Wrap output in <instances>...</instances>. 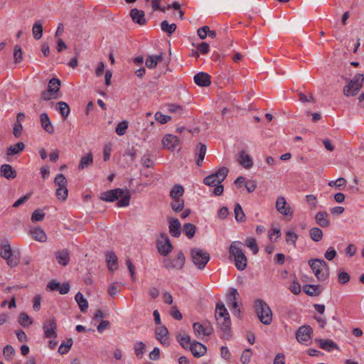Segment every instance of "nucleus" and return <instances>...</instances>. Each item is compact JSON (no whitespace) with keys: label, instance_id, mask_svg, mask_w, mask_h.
I'll return each instance as SVG.
<instances>
[{"label":"nucleus","instance_id":"obj_1","mask_svg":"<svg viewBox=\"0 0 364 364\" xmlns=\"http://www.w3.org/2000/svg\"><path fill=\"white\" fill-rule=\"evenodd\" d=\"M122 198L117 202V206L127 207L129 205L131 194L127 189L115 188L108 191L103 192L100 194V198L107 202H114Z\"/></svg>","mask_w":364,"mask_h":364},{"label":"nucleus","instance_id":"obj_2","mask_svg":"<svg viewBox=\"0 0 364 364\" xmlns=\"http://www.w3.org/2000/svg\"><path fill=\"white\" fill-rule=\"evenodd\" d=\"M240 242H233L229 249L230 257H233L235 264L238 270H244L247 267V259L242 248Z\"/></svg>","mask_w":364,"mask_h":364},{"label":"nucleus","instance_id":"obj_3","mask_svg":"<svg viewBox=\"0 0 364 364\" xmlns=\"http://www.w3.org/2000/svg\"><path fill=\"white\" fill-rule=\"evenodd\" d=\"M309 264L319 281H325L329 276V269L326 262L321 259H311Z\"/></svg>","mask_w":364,"mask_h":364},{"label":"nucleus","instance_id":"obj_4","mask_svg":"<svg viewBox=\"0 0 364 364\" xmlns=\"http://www.w3.org/2000/svg\"><path fill=\"white\" fill-rule=\"evenodd\" d=\"M0 256L6 260L7 264L11 267H16L19 263V252L12 251L7 241L3 242L0 245Z\"/></svg>","mask_w":364,"mask_h":364},{"label":"nucleus","instance_id":"obj_5","mask_svg":"<svg viewBox=\"0 0 364 364\" xmlns=\"http://www.w3.org/2000/svg\"><path fill=\"white\" fill-rule=\"evenodd\" d=\"M190 257L194 265L200 270L205 269L210 259L208 252L197 247L191 249Z\"/></svg>","mask_w":364,"mask_h":364},{"label":"nucleus","instance_id":"obj_6","mask_svg":"<svg viewBox=\"0 0 364 364\" xmlns=\"http://www.w3.org/2000/svg\"><path fill=\"white\" fill-rule=\"evenodd\" d=\"M255 308L259 321L269 325L272 321V313L268 304L262 299H258L255 303Z\"/></svg>","mask_w":364,"mask_h":364},{"label":"nucleus","instance_id":"obj_7","mask_svg":"<svg viewBox=\"0 0 364 364\" xmlns=\"http://www.w3.org/2000/svg\"><path fill=\"white\" fill-rule=\"evenodd\" d=\"M364 76L363 74H356L353 79L348 81V84L343 87V93L345 96H355L363 86Z\"/></svg>","mask_w":364,"mask_h":364},{"label":"nucleus","instance_id":"obj_8","mask_svg":"<svg viewBox=\"0 0 364 364\" xmlns=\"http://www.w3.org/2000/svg\"><path fill=\"white\" fill-rule=\"evenodd\" d=\"M229 169L223 166L220 168L215 173L210 174L203 179V183L208 186H215L221 183L227 177Z\"/></svg>","mask_w":364,"mask_h":364},{"label":"nucleus","instance_id":"obj_9","mask_svg":"<svg viewBox=\"0 0 364 364\" xmlns=\"http://www.w3.org/2000/svg\"><path fill=\"white\" fill-rule=\"evenodd\" d=\"M184 342L185 344L183 343V348H188L195 357H200L203 355L207 350L206 347L202 343L198 341L192 343L189 336L183 335V343Z\"/></svg>","mask_w":364,"mask_h":364},{"label":"nucleus","instance_id":"obj_10","mask_svg":"<svg viewBox=\"0 0 364 364\" xmlns=\"http://www.w3.org/2000/svg\"><path fill=\"white\" fill-rule=\"evenodd\" d=\"M158 252L164 256L168 255L173 250L171 241L166 233H161L156 242Z\"/></svg>","mask_w":364,"mask_h":364},{"label":"nucleus","instance_id":"obj_11","mask_svg":"<svg viewBox=\"0 0 364 364\" xmlns=\"http://www.w3.org/2000/svg\"><path fill=\"white\" fill-rule=\"evenodd\" d=\"M239 296V293L237 290L235 288H230L229 290V294L227 296V303L231 310L233 311V314L240 316V310L238 309V303H237V297Z\"/></svg>","mask_w":364,"mask_h":364},{"label":"nucleus","instance_id":"obj_12","mask_svg":"<svg viewBox=\"0 0 364 364\" xmlns=\"http://www.w3.org/2000/svg\"><path fill=\"white\" fill-rule=\"evenodd\" d=\"M44 336L47 338L57 337V323L54 318L46 320L43 325Z\"/></svg>","mask_w":364,"mask_h":364},{"label":"nucleus","instance_id":"obj_13","mask_svg":"<svg viewBox=\"0 0 364 364\" xmlns=\"http://www.w3.org/2000/svg\"><path fill=\"white\" fill-rule=\"evenodd\" d=\"M171 197L174 199L171 203V208L175 212L182 210V205L178 202L179 196H182V186L176 185L170 192Z\"/></svg>","mask_w":364,"mask_h":364},{"label":"nucleus","instance_id":"obj_14","mask_svg":"<svg viewBox=\"0 0 364 364\" xmlns=\"http://www.w3.org/2000/svg\"><path fill=\"white\" fill-rule=\"evenodd\" d=\"M162 144L171 151H179L181 149L178 138L173 134H166L162 139Z\"/></svg>","mask_w":364,"mask_h":364},{"label":"nucleus","instance_id":"obj_15","mask_svg":"<svg viewBox=\"0 0 364 364\" xmlns=\"http://www.w3.org/2000/svg\"><path fill=\"white\" fill-rule=\"evenodd\" d=\"M276 208L277 210L282 215L286 216L292 217L293 212L291 209L289 205L287 204L286 199L283 196H279L277 198L276 201Z\"/></svg>","mask_w":364,"mask_h":364},{"label":"nucleus","instance_id":"obj_16","mask_svg":"<svg viewBox=\"0 0 364 364\" xmlns=\"http://www.w3.org/2000/svg\"><path fill=\"white\" fill-rule=\"evenodd\" d=\"M311 332L312 329L309 326H301L296 333V340L301 343L308 341L311 338Z\"/></svg>","mask_w":364,"mask_h":364},{"label":"nucleus","instance_id":"obj_17","mask_svg":"<svg viewBox=\"0 0 364 364\" xmlns=\"http://www.w3.org/2000/svg\"><path fill=\"white\" fill-rule=\"evenodd\" d=\"M193 328L195 334L198 336L201 335L208 336L211 335L213 331L210 324H208V326H205V323L202 324L199 322L194 323Z\"/></svg>","mask_w":364,"mask_h":364},{"label":"nucleus","instance_id":"obj_18","mask_svg":"<svg viewBox=\"0 0 364 364\" xmlns=\"http://www.w3.org/2000/svg\"><path fill=\"white\" fill-rule=\"evenodd\" d=\"M215 319L217 321V324L218 325L221 331H223V338L228 339L229 338L228 333L230 331L231 326L230 316L215 318Z\"/></svg>","mask_w":364,"mask_h":364},{"label":"nucleus","instance_id":"obj_19","mask_svg":"<svg viewBox=\"0 0 364 364\" xmlns=\"http://www.w3.org/2000/svg\"><path fill=\"white\" fill-rule=\"evenodd\" d=\"M129 16L134 23L140 26H144L147 22L144 11L142 10H139L136 8L132 9L129 12Z\"/></svg>","mask_w":364,"mask_h":364},{"label":"nucleus","instance_id":"obj_20","mask_svg":"<svg viewBox=\"0 0 364 364\" xmlns=\"http://www.w3.org/2000/svg\"><path fill=\"white\" fill-rule=\"evenodd\" d=\"M47 288L51 291H58L60 294H65L68 293L70 290V284L66 282L61 285L60 282L55 280H51L48 282Z\"/></svg>","mask_w":364,"mask_h":364},{"label":"nucleus","instance_id":"obj_21","mask_svg":"<svg viewBox=\"0 0 364 364\" xmlns=\"http://www.w3.org/2000/svg\"><path fill=\"white\" fill-rule=\"evenodd\" d=\"M164 266L168 269H182V252L178 253L177 257L173 259H164Z\"/></svg>","mask_w":364,"mask_h":364},{"label":"nucleus","instance_id":"obj_22","mask_svg":"<svg viewBox=\"0 0 364 364\" xmlns=\"http://www.w3.org/2000/svg\"><path fill=\"white\" fill-rule=\"evenodd\" d=\"M193 79L195 83L200 87H208L211 83L210 76L208 73L203 72L197 73L194 76Z\"/></svg>","mask_w":364,"mask_h":364},{"label":"nucleus","instance_id":"obj_23","mask_svg":"<svg viewBox=\"0 0 364 364\" xmlns=\"http://www.w3.org/2000/svg\"><path fill=\"white\" fill-rule=\"evenodd\" d=\"M169 232L173 237H179L181 232V225L177 218H171L169 220Z\"/></svg>","mask_w":364,"mask_h":364},{"label":"nucleus","instance_id":"obj_24","mask_svg":"<svg viewBox=\"0 0 364 364\" xmlns=\"http://www.w3.org/2000/svg\"><path fill=\"white\" fill-rule=\"evenodd\" d=\"M55 256L58 264L66 266L70 261V252L68 249H64L55 252Z\"/></svg>","mask_w":364,"mask_h":364},{"label":"nucleus","instance_id":"obj_25","mask_svg":"<svg viewBox=\"0 0 364 364\" xmlns=\"http://www.w3.org/2000/svg\"><path fill=\"white\" fill-rule=\"evenodd\" d=\"M1 176L8 180L14 179L16 177V171L10 164H3L0 168Z\"/></svg>","mask_w":364,"mask_h":364},{"label":"nucleus","instance_id":"obj_26","mask_svg":"<svg viewBox=\"0 0 364 364\" xmlns=\"http://www.w3.org/2000/svg\"><path fill=\"white\" fill-rule=\"evenodd\" d=\"M156 338L160 341V343L163 345H168V329L164 326H161L156 328L155 331Z\"/></svg>","mask_w":364,"mask_h":364},{"label":"nucleus","instance_id":"obj_27","mask_svg":"<svg viewBox=\"0 0 364 364\" xmlns=\"http://www.w3.org/2000/svg\"><path fill=\"white\" fill-rule=\"evenodd\" d=\"M316 223L322 228H328L331 223L328 218V213L326 211H319L315 215Z\"/></svg>","mask_w":364,"mask_h":364},{"label":"nucleus","instance_id":"obj_28","mask_svg":"<svg viewBox=\"0 0 364 364\" xmlns=\"http://www.w3.org/2000/svg\"><path fill=\"white\" fill-rule=\"evenodd\" d=\"M237 161L242 166L245 168H250L253 166L252 158L244 151L239 153Z\"/></svg>","mask_w":364,"mask_h":364},{"label":"nucleus","instance_id":"obj_29","mask_svg":"<svg viewBox=\"0 0 364 364\" xmlns=\"http://www.w3.org/2000/svg\"><path fill=\"white\" fill-rule=\"evenodd\" d=\"M40 120L41 126L46 132H47L48 134H53L54 132V127L51 124L48 114L42 113L40 115Z\"/></svg>","mask_w":364,"mask_h":364},{"label":"nucleus","instance_id":"obj_30","mask_svg":"<svg viewBox=\"0 0 364 364\" xmlns=\"http://www.w3.org/2000/svg\"><path fill=\"white\" fill-rule=\"evenodd\" d=\"M316 341L321 348L327 351H331L332 349L338 350V345L330 339H316Z\"/></svg>","mask_w":364,"mask_h":364},{"label":"nucleus","instance_id":"obj_31","mask_svg":"<svg viewBox=\"0 0 364 364\" xmlns=\"http://www.w3.org/2000/svg\"><path fill=\"white\" fill-rule=\"evenodd\" d=\"M303 291L309 296H318L321 293V288L318 285L305 284L303 286Z\"/></svg>","mask_w":364,"mask_h":364},{"label":"nucleus","instance_id":"obj_32","mask_svg":"<svg viewBox=\"0 0 364 364\" xmlns=\"http://www.w3.org/2000/svg\"><path fill=\"white\" fill-rule=\"evenodd\" d=\"M106 260L107 267L109 271L112 272L117 268V257L115 253L112 251L108 252L106 254Z\"/></svg>","mask_w":364,"mask_h":364},{"label":"nucleus","instance_id":"obj_33","mask_svg":"<svg viewBox=\"0 0 364 364\" xmlns=\"http://www.w3.org/2000/svg\"><path fill=\"white\" fill-rule=\"evenodd\" d=\"M30 234L33 239L41 242H45L47 238L45 232L40 228H31L30 230Z\"/></svg>","mask_w":364,"mask_h":364},{"label":"nucleus","instance_id":"obj_34","mask_svg":"<svg viewBox=\"0 0 364 364\" xmlns=\"http://www.w3.org/2000/svg\"><path fill=\"white\" fill-rule=\"evenodd\" d=\"M25 149V144L23 142H18L14 146H11L7 149L6 155L9 156L18 154L23 151Z\"/></svg>","mask_w":364,"mask_h":364},{"label":"nucleus","instance_id":"obj_35","mask_svg":"<svg viewBox=\"0 0 364 364\" xmlns=\"http://www.w3.org/2000/svg\"><path fill=\"white\" fill-rule=\"evenodd\" d=\"M93 163V156L91 152H89L86 156L81 158L80 164L78 165V169L82 170L87 168Z\"/></svg>","mask_w":364,"mask_h":364},{"label":"nucleus","instance_id":"obj_36","mask_svg":"<svg viewBox=\"0 0 364 364\" xmlns=\"http://www.w3.org/2000/svg\"><path fill=\"white\" fill-rule=\"evenodd\" d=\"M163 59L161 55H149L146 60V66L149 69H153L156 67L158 63Z\"/></svg>","mask_w":364,"mask_h":364},{"label":"nucleus","instance_id":"obj_37","mask_svg":"<svg viewBox=\"0 0 364 364\" xmlns=\"http://www.w3.org/2000/svg\"><path fill=\"white\" fill-rule=\"evenodd\" d=\"M75 301L79 305L80 309L82 312H85L87 311L88 308V302L87 299H85L82 293L77 292L75 295Z\"/></svg>","mask_w":364,"mask_h":364},{"label":"nucleus","instance_id":"obj_38","mask_svg":"<svg viewBox=\"0 0 364 364\" xmlns=\"http://www.w3.org/2000/svg\"><path fill=\"white\" fill-rule=\"evenodd\" d=\"M206 154V146L203 144H198V148L196 149V154L198 155V159L196 160V164L198 166H201L203 161Z\"/></svg>","mask_w":364,"mask_h":364},{"label":"nucleus","instance_id":"obj_39","mask_svg":"<svg viewBox=\"0 0 364 364\" xmlns=\"http://www.w3.org/2000/svg\"><path fill=\"white\" fill-rule=\"evenodd\" d=\"M56 109L59 110L60 114L63 116V118H66L70 114V107L65 102H58L56 104Z\"/></svg>","mask_w":364,"mask_h":364},{"label":"nucleus","instance_id":"obj_40","mask_svg":"<svg viewBox=\"0 0 364 364\" xmlns=\"http://www.w3.org/2000/svg\"><path fill=\"white\" fill-rule=\"evenodd\" d=\"M161 30L166 33L168 36H171L175 32L176 29V25L175 23L169 24L166 20H164L161 23Z\"/></svg>","mask_w":364,"mask_h":364},{"label":"nucleus","instance_id":"obj_41","mask_svg":"<svg viewBox=\"0 0 364 364\" xmlns=\"http://www.w3.org/2000/svg\"><path fill=\"white\" fill-rule=\"evenodd\" d=\"M346 180L344 178L341 177L336 181H330L328 183V185L330 187H334L336 189L343 190L346 187Z\"/></svg>","mask_w":364,"mask_h":364},{"label":"nucleus","instance_id":"obj_42","mask_svg":"<svg viewBox=\"0 0 364 364\" xmlns=\"http://www.w3.org/2000/svg\"><path fill=\"white\" fill-rule=\"evenodd\" d=\"M234 214L235 220L237 222L241 223L245 221V214L239 203H236L235 205Z\"/></svg>","mask_w":364,"mask_h":364},{"label":"nucleus","instance_id":"obj_43","mask_svg":"<svg viewBox=\"0 0 364 364\" xmlns=\"http://www.w3.org/2000/svg\"><path fill=\"white\" fill-rule=\"evenodd\" d=\"M134 349L136 358L138 359H141L146 350L145 344L141 341L136 342L134 344Z\"/></svg>","mask_w":364,"mask_h":364},{"label":"nucleus","instance_id":"obj_44","mask_svg":"<svg viewBox=\"0 0 364 364\" xmlns=\"http://www.w3.org/2000/svg\"><path fill=\"white\" fill-rule=\"evenodd\" d=\"M215 316V318L230 316L229 313L223 304H217Z\"/></svg>","mask_w":364,"mask_h":364},{"label":"nucleus","instance_id":"obj_45","mask_svg":"<svg viewBox=\"0 0 364 364\" xmlns=\"http://www.w3.org/2000/svg\"><path fill=\"white\" fill-rule=\"evenodd\" d=\"M196 231V227L193 224L186 223L183 225V232L189 239L194 237Z\"/></svg>","mask_w":364,"mask_h":364},{"label":"nucleus","instance_id":"obj_46","mask_svg":"<svg viewBox=\"0 0 364 364\" xmlns=\"http://www.w3.org/2000/svg\"><path fill=\"white\" fill-rule=\"evenodd\" d=\"M309 235L311 238L315 242L320 241L323 237V232L318 228H313L309 231Z\"/></svg>","mask_w":364,"mask_h":364},{"label":"nucleus","instance_id":"obj_47","mask_svg":"<svg viewBox=\"0 0 364 364\" xmlns=\"http://www.w3.org/2000/svg\"><path fill=\"white\" fill-rule=\"evenodd\" d=\"M73 346V340L72 338H68L65 342H63L59 348H58V353L61 355L67 353L69 350Z\"/></svg>","mask_w":364,"mask_h":364},{"label":"nucleus","instance_id":"obj_48","mask_svg":"<svg viewBox=\"0 0 364 364\" xmlns=\"http://www.w3.org/2000/svg\"><path fill=\"white\" fill-rule=\"evenodd\" d=\"M33 38L36 40H39L42 37L43 34V26L39 21L36 22L32 28Z\"/></svg>","mask_w":364,"mask_h":364},{"label":"nucleus","instance_id":"obj_49","mask_svg":"<svg viewBox=\"0 0 364 364\" xmlns=\"http://www.w3.org/2000/svg\"><path fill=\"white\" fill-rule=\"evenodd\" d=\"M18 322L24 328L28 327L33 323L28 315L24 312L19 314Z\"/></svg>","mask_w":364,"mask_h":364},{"label":"nucleus","instance_id":"obj_50","mask_svg":"<svg viewBox=\"0 0 364 364\" xmlns=\"http://www.w3.org/2000/svg\"><path fill=\"white\" fill-rule=\"evenodd\" d=\"M60 81L58 78H52L49 80L48 88L50 89L52 92L57 93L60 90Z\"/></svg>","mask_w":364,"mask_h":364},{"label":"nucleus","instance_id":"obj_51","mask_svg":"<svg viewBox=\"0 0 364 364\" xmlns=\"http://www.w3.org/2000/svg\"><path fill=\"white\" fill-rule=\"evenodd\" d=\"M54 183L58 186V188H65L67 187L68 181L63 173H59L55 176Z\"/></svg>","mask_w":364,"mask_h":364},{"label":"nucleus","instance_id":"obj_52","mask_svg":"<svg viewBox=\"0 0 364 364\" xmlns=\"http://www.w3.org/2000/svg\"><path fill=\"white\" fill-rule=\"evenodd\" d=\"M127 128L128 122L127 121H122L117 125L115 132L118 135L122 136L126 133Z\"/></svg>","mask_w":364,"mask_h":364},{"label":"nucleus","instance_id":"obj_53","mask_svg":"<svg viewBox=\"0 0 364 364\" xmlns=\"http://www.w3.org/2000/svg\"><path fill=\"white\" fill-rule=\"evenodd\" d=\"M306 201L309 205L310 208L314 210L316 208L318 205L317 198L314 195H306Z\"/></svg>","mask_w":364,"mask_h":364},{"label":"nucleus","instance_id":"obj_54","mask_svg":"<svg viewBox=\"0 0 364 364\" xmlns=\"http://www.w3.org/2000/svg\"><path fill=\"white\" fill-rule=\"evenodd\" d=\"M68 191L67 189V187H60L56 189V196L59 200L65 201L68 198Z\"/></svg>","mask_w":364,"mask_h":364},{"label":"nucleus","instance_id":"obj_55","mask_svg":"<svg viewBox=\"0 0 364 364\" xmlns=\"http://www.w3.org/2000/svg\"><path fill=\"white\" fill-rule=\"evenodd\" d=\"M45 217V213L40 209L35 210L31 215L33 223L42 221Z\"/></svg>","mask_w":364,"mask_h":364},{"label":"nucleus","instance_id":"obj_56","mask_svg":"<svg viewBox=\"0 0 364 364\" xmlns=\"http://www.w3.org/2000/svg\"><path fill=\"white\" fill-rule=\"evenodd\" d=\"M285 237L287 243H291L294 247H296V242L298 239V235L295 232L287 231L286 232Z\"/></svg>","mask_w":364,"mask_h":364},{"label":"nucleus","instance_id":"obj_57","mask_svg":"<svg viewBox=\"0 0 364 364\" xmlns=\"http://www.w3.org/2000/svg\"><path fill=\"white\" fill-rule=\"evenodd\" d=\"M247 246L252 250L253 254H257L259 251L255 239L250 237L246 240Z\"/></svg>","mask_w":364,"mask_h":364},{"label":"nucleus","instance_id":"obj_58","mask_svg":"<svg viewBox=\"0 0 364 364\" xmlns=\"http://www.w3.org/2000/svg\"><path fill=\"white\" fill-rule=\"evenodd\" d=\"M23 53L22 50L19 46H16L14 47V63H18L22 60L23 58Z\"/></svg>","mask_w":364,"mask_h":364},{"label":"nucleus","instance_id":"obj_59","mask_svg":"<svg viewBox=\"0 0 364 364\" xmlns=\"http://www.w3.org/2000/svg\"><path fill=\"white\" fill-rule=\"evenodd\" d=\"M55 93L52 92L51 90L47 87V90L41 92V99L42 100L48 101L53 98H55Z\"/></svg>","mask_w":364,"mask_h":364},{"label":"nucleus","instance_id":"obj_60","mask_svg":"<svg viewBox=\"0 0 364 364\" xmlns=\"http://www.w3.org/2000/svg\"><path fill=\"white\" fill-rule=\"evenodd\" d=\"M252 352L250 349H245L240 358V360L243 364H248L250 362Z\"/></svg>","mask_w":364,"mask_h":364},{"label":"nucleus","instance_id":"obj_61","mask_svg":"<svg viewBox=\"0 0 364 364\" xmlns=\"http://www.w3.org/2000/svg\"><path fill=\"white\" fill-rule=\"evenodd\" d=\"M155 119L157 122H160L161 124H166L171 119V117L168 115L163 114L160 112H157L155 114Z\"/></svg>","mask_w":364,"mask_h":364},{"label":"nucleus","instance_id":"obj_62","mask_svg":"<svg viewBox=\"0 0 364 364\" xmlns=\"http://www.w3.org/2000/svg\"><path fill=\"white\" fill-rule=\"evenodd\" d=\"M141 164L146 168H151L154 164L149 154H145L141 158Z\"/></svg>","mask_w":364,"mask_h":364},{"label":"nucleus","instance_id":"obj_63","mask_svg":"<svg viewBox=\"0 0 364 364\" xmlns=\"http://www.w3.org/2000/svg\"><path fill=\"white\" fill-rule=\"evenodd\" d=\"M289 289L291 293H293L295 295L299 294L301 292V287L299 282L295 279L292 282L291 284L290 285Z\"/></svg>","mask_w":364,"mask_h":364},{"label":"nucleus","instance_id":"obj_64","mask_svg":"<svg viewBox=\"0 0 364 364\" xmlns=\"http://www.w3.org/2000/svg\"><path fill=\"white\" fill-rule=\"evenodd\" d=\"M23 126L19 122H16L13 129V134L16 138H18L21 135Z\"/></svg>","mask_w":364,"mask_h":364}]
</instances>
